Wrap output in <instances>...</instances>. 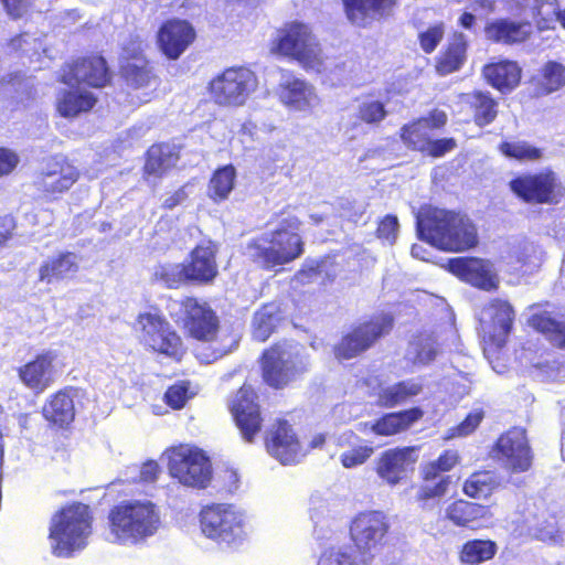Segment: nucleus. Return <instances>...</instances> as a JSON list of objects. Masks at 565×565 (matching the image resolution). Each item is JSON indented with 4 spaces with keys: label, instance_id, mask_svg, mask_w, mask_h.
<instances>
[{
    "label": "nucleus",
    "instance_id": "15",
    "mask_svg": "<svg viewBox=\"0 0 565 565\" xmlns=\"http://www.w3.org/2000/svg\"><path fill=\"white\" fill-rule=\"evenodd\" d=\"M256 74L244 66H232L213 77L209 83L211 98L218 106L238 107L256 90Z\"/></svg>",
    "mask_w": 565,
    "mask_h": 565
},
{
    "label": "nucleus",
    "instance_id": "54",
    "mask_svg": "<svg viewBox=\"0 0 565 565\" xmlns=\"http://www.w3.org/2000/svg\"><path fill=\"white\" fill-rule=\"evenodd\" d=\"M414 363L427 365L437 356L436 342L430 335H419L415 342Z\"/></svg>",
    "mask_w": 565,
    "mask_h": 565
},
{
    "label": "nucleus",
    "instance_id": "35",
    "mask_svg": "<svg viewBox=\"0 0 565 565\" xmlns=\"http://www.w3.org/2000/svg\"><path fill=\"white\" fill-rule=\"evenodd\" d=\"M180 160V150L168 142H156L145 152L143 175L162 178L172 170Z\"/></svg>",
    "mask_w": 565,
    "mask_h": 565
},
{
    "label": "nucleus",
    "instance_id": "53",
    "mask_svg": "<svg viewBox=\"0 0 565 565\" xmlns=\"http://www.w3.org/2000/svg\"><path fill=\"white\" fill-rule=\"evenodd\" d=\"M445 34V25L443 22L429 25L425 31L418 33V43L426 54H431L440 44Z\"/></svg>",
    "mask_w": 565,
    "mask_h": 565
},
{
    "label": "nucleus",
    "instance_id": "49",
    "mask_svg": "<svg viewBox=\"0 0 565 565\" xmlns=\"http://www.w3.org/2000/svg\"><path fill=\"white\" fill-rule=\"evenodd\" d=\"M308 87L305 81L291 78L280 84L279 98L290 107L300 109L308 104Z\"/></svg>",
    "mask_w": 565,
    "mask_h": 565
},
{
    "label": "nucleus",
    "instance_id": "64",
    "mask_svg": "<svg viewBox=\"0 0 565 565\" xmlns=\"http://www.w3.org/2000/svg\"><path fill=\"white\" fill-rule=\"evenodd\" d=\"M299 275L306 276L308 278L312 276H317L320 274V264H311V265H303L300 270L298 271Z\"/></svg>",
    "mask_w": 565,
    "mask_h": 565
},
{
    "label": "nucleus",
    "instance_id": "50",
    "mask_svg": "<svg viewBox=\"0 0 565 565\" xmlns=\"http://www.w3.org/2000/svg\"><path fill=\"white\" fill-rule=\"evenodd\" d=\"M195 395L189 380H180L169 385L163 394V402L174 411L182 409Z\"/></svg>",
    "mask_w": 565,
    "mask_h": 565
},
{
    "label": "nucleus",
    "instance_id": "34",
    "mask_svg": "<svg viewBox=\"0 0 565 565\" xmlns=\"http://www.w3.org/2000/svg\"><path fill=\"white\" fill-rule=\"evenodd\" d=\"M486 83L502 94L515 89L522 78V68L515 61L500 60L486 64L482 70Z\"/></svg>",
    "mask_w": 565,
    "mask_h": 565
},
{
    "label": "nucleus",
    "instance_id": "11",
    "mask_svg": "<svg viewBox=\"0 0 565 565\" xmlns=\"http://www.w3.org/2000/svg\"><path fill=\"white\" fill-rule=\"evenodd\" d=\"M167 468L171 478L195 490L206 489L213 477L210 457L201 448L186 444L167 449Z\"/></svg>",
    "mask_w": 565,
    "mask_h": 565
},
{
    "label": "nucleus",
    "instance_id": "17",
    "mask_svg": "<svg viewBox=\"0 0 565 565\" xmlns=\"http://www.w3.org/2000/svg\"><path fill=\"white\" fill-rule=\"evenodd\" d=\"M515 316L513 306L507 299L493 298L482 307L479 326L486 351L497 352L507 345Z\"/></svg>",
    "mask_w": 565,
    "mask_h": 565
},
{
    "label": "nucleus",
    "instance_id": "31",
    "mask_svg": "<svg viewBox=\"0 0 565 565\" xmlns=\"http://www.w3.org/2000/svg\"><path fill=\"white\" fill-rule=\"evenodd\" d=\"M398 3L399 0H342L347 19L358 26H366L375 18L392 15Z\"/></svg>",
    "mask_w": 565,
    "mask_h": 565
},
{
    "label": "nucleus",
    "instance_id": "38",
    "mask_svg": "<svg viewBox=\"0 0 565 565\" xmlns=\"http://www.w3.org/2000/svg\"><path fill=\"white\" fill-rule=\"evenodd\" d=\"M78 271L77 257L73 252H61L44 260L39 267V280L46 284L60 281Z\"/></svg>",
    "mask_w": 565,
    "mask_h": 565
},
{
    "label": "nucleus",
    "instance_id": "10",
    "mask_svg": "<svg viewBox=\"0 0 565 565\" xmlns=\"http://www.w3.org/2000/svg\"><path fill=\"white\" fill-rule=\"evenodd\" d=\"M509 189L516 199L532 205H558L565 201V181L551 168L514 175Z\"/></svg>",
    "mask_w": 565,
    "mask_h": 565
},
{
    "label": "nucleus",
    "instance_id": "51",
    "mask_svg": "<svg viewBox=\"0 0 565 565\" xmlns=\"http://www.w3.org/2000/svg\"><path fill=\"white\" fill-rule=\"evenodd\" d=\"M388 115L385 104L381 100H366L358 108L356 118L369 126H379Z\"/></svg>",
    "mask_w": 565,
    "mask_h": 565
},
{
    "label": "nucleus",
    "instance_id": "36",
    "mask_svg": "<svg viewBox=\"0 0 565 565\" xmlns=\"http://www.w3.org/2000/svg\"><path fill=\"white\" fill-rule=\"evenodd\" d=\"M423 416L424 411L419 406L385 413L372 424L371 430L376 436H395L408 430L415 423L420 420Z\"/></svg>",
    "mask_w": 565,
    "mask_h": 565
},
{
    "label": "nucleus",
    "instance_id": "7",
    "mask_svg": "<svg viewBox=\"0 0 565 565\" xmlns=\"http://www.w3.org/2000/svg\"><path fill=\"white\" fill-rule=\"evenodd\" d=\"M270 52L297 61L303 68L318 70L323 60L321 50L309 24L287 21L276 29L270 41Z\"/></svg>",
    "mask_w": 565,
    "mask_h": 565
},
{
    "label": "nucleus",
    "instance_id": "8",
    "mask_svg": "<svg viewBox=\"0 0 565 565\" xmlns=\"http://www.w3.org/2000/svg\"><path fill=\"white\" fill-rule=\"evenodd\" d=\"M394 328L391 313L380 312L353 323L340 340L333 345L332 352L339 362L363 355Z\"/></svg>",
    "mask_w": 565,
    "mask_h": 565
},
{
    "label": "nucleus",
    "instance_id": "5",
    "mask_svg": "<svg viewBox=\"0 0 565 565\" xmlns=\"http://www.w3.org/2000/svg\"><path fill=\"white\" fill-rule=\"evenodd\" d=\"M132 329L138 343L152 355L179 363L188 353L184 338L159 311L139 312Z\"/></svg>",
    "mask_w": 565,
    "mask_h": 565
},
{
    "label": "nucleus",
    "instance_id": "47",
    "mask_svg": "<svg viewBox=\"0 0 565 565\" xmlns=\"http://www.w3.org/2000/svg\"><path fill=\"white\" fill-rule=\"evenodd\" d=\"M498 150L509 159L534 162L543 158V150L524 140H503Z\"/></svg>",
    "mask_w": 565,
    "mask_h": 565
},
{
    "label": "nucleus",
    "instance_id": "6",
    "mask_svg": "<svg viewBox=\"0 0 565 565\" xmlns=\"http://www.w3.org/2000/svg\"><path fill=\"white\" fill-rule=\"evenodd\" d=\"M447 121V114L434 108L427 115L404 124L399 129V139L411 151L430 158H441L457 148V140L454 137L433 139L434 132L443 130Z\"/></svg>",
    "mask_w": 565,
    "mask_h": 565
},
{
    "label": "nucleus",
    "instance_id": "19",
    "mask_svg": "<svg viewBox=\"0 0 565 565\" xmlns=\"http://www.w3.org/2000/svg\"><path fill=\"white\" fill-rule=\"evenodd\" d=\"M203 534L216 542L232 543L243 535V520L232 504L212 503L200 511Z\"/></svg>",
    "mask_w": 565,
    "mask_h": 565
},
{
    "label": "nucleus",
    "instance_id": "40",
    "mask_svg": "<svg viewBox=\"0 0 565 565\" xmlns=\"http://www.w3.org/2000/svg\"><path fill=\"white\" fill-rule=\"evenodd\" d=\"M487 514L488 508L486 505L465 499L454 500L445 510V519L457 527H472Z\"/></svg>",
    "mask_w": 565,
    "mask_h": 565
},
{
    "label": "nucleus",
    "instance_id": "37",
    "mask_svg": "<svg viewBox=\"0 0 565 565\" xmlns=\"http://www.w3.org/2000/svg\"><path fill=\"white\" fill-rule=\"evenodd\" d=\"M285 312L278 301L263 303L253 315L252 338L257 342L267 341L284 321Z\"/></svg>",
    "mask_w": 565,
    "mask_h": 565
},
{
    "label": "nucleus",
    "instance_id": "32",
    "mask_svg": "<svg viewBox=\"0 0 565 565\" xmlns=\"http://www.w3.org/2000/svg\"><path fill=\"white\" fill-rule=\"evenodd\" d=\"M484 34L492 43L516 45L526 42L531 38L532 25L529 21L498 18L486 24Z\"/></svg>",
    "mask_w": 565,
    "mask_h": 565
},
{
    "label": "nucleus",
    "instance_id": "22",
    "mask_svg": "<svg viewBox=\"0 0 565 565\" xmlns=\"http://www.w3.org/2000/svg\"><path fill=\"white\" fill-rule=\"evenodd\" d=\"M196 38V30L190 21L170 18L160 24L156 43L167 60L177 61L192 46Z\"/></svg>",
    "mask_w": 565,
    "mask_h": 565
},
{
    "label": "nucleus",
    "instance_id": "59",
    "mask_svg": "<svg viewBox=\"0 0 565 565\" xmlns=\"http://www.w3.org/2000/svg\"><path fill=\"white\" fill-rule=\"evenodd\" d=\"M15 228L17 222L12 215H0V248L12 239Z\"/></svg>",
    "mask_w": 565,
    "mask_h": 565
},
{
    "label": "nucleus",
    "instance_id": "58",
    "mask_svg": "<svg viewBox=\"0 0 565 565\" xmlns=\"http://www.w3.org/2000/svg\"><path fill=\"white\" fill-rule=\"evenodd\" d=\"M20 162L19 154L7 147H0V179L11 174Z\"/></svg>",
    "mask_w": 565,
    "mask_h": 565
},
{
    "label": "nucleus",
    "instance_id": "45",
    "mask_svg": "<svg viewBox=\"0 0 565 565\" xmlns=\"http://www.w3.org/2000/svg\"><path fill=\"white\" fill-rule=\"evenodd\" d=\"M499 486L500 481L493 471L479 470L465 480L462 492L469 498L484 500L491 497Z\"/></svg>",
    "mask_w": 565,
    "mask_h": 565
},
{
    "label": "nucleus",
    "instance_id": "41",
    "mask_svg": "<svg viewBox=\"0 0 565 565\" xmlns=\"http://www.w3.org/2000/svg\"><path fill=\"white\" fill-rule=\"evenodd\" d=\"M534 97L553 94L565 86V65L556 61H547L540 70L537 77L530 81Z\"/></svg>",
    "mask_w": 565,
    "mask_h": 565
},
{
    "label": "nucleus",
    "instance_id": "26",
    "mask_svg": "<svg viewBox=\"0 0 565 565\" xmlns=\"http://www.w3.org/2000/svg\"><path fill=\"white\" fill-rule=\"evenodd\" d=\"M57 354L52 350L36 353L31 360L17 369V375L22 385L33 394L40 395L55 382V361Z\"/></svg>",
    "mask_w": 565,
    "mask_h": 565
},
{
    "label": "nucleus",
    "instance_id": "56",
    "mask_svg": "<svg viewBox=\"0 0 565 565\" xmlns=\"http://www.w3.org/2000/svg\"><path fill=\"white\" fill-rule=\"evenodd\" d=\"M482 418V411L469 413L458 425L450 428L448 438L465 437L472 434L480 425Z\"/></svg>",
    "mask_w": 565,
    "mask_h": 565
},
{
    "label": "nucleus",
    "instance_id": "21",
    "mask_svg": "<svg viewBox=\"0 0 565 565\" xmlns=\"http://www.w3.org/2000/svg\"><path fill=\"white\" fill-rule=\"evenodd\" d=\"M493 451L510 475L526 472L532 467L533 452L523 429L511 428L501 434Z\"/></svg>",
    "mask_w": 565,
    "mask_h": 565
},
{
    "label": "nucleus",
    "instance_id": "43",
    "mask_svg": "<svg viewBox=\"0 0 565 565\" xmlns=\"http://www.w3.org/2000/svg\"><path fill=\"white\" fill-rule=\"evenodd\" d=\"M426 466L422 465L419 469L420 484L416 492V500L422 503L438 501L446 497L452 483L449 475L436 473V476H426Z\"/></svg>",
    "mask_w": 565,
    "mask_h": 565
},
{
    "label": "nucleus",
    "instance_id": "13",
    "mask_svg": "<svg viewBox=\"0 0 565 565\" xmlns=\"http://www.w3.org/2000/svg\"><path fill=\"white\" fill-rule=\"evenodd\" d=\"M391 522L379 510L358 513L350 524V536L362 562L372 559L388 543Z\"/></svg>",
    "mask_w": 565,
    "mask_h": 565
},
{
    "label": "nucleus",
    "instance_id": "63",
    "mask_svg": "<svg viewBox=\"0 0 565 565\" xmlns=\"http://www.w3.org/2000/svg\"><path fill=\"white\" fill-rule=\"evenodd\" d=\"M476 15L466 11L460 15L458 24L463 29L471 30L476 25Z\"/></svg>",
    "mask_w": 565,
    "mask_h": 565
},
{
    "label": "nucleus",
    "instance_id": "4",
    "mask_svg": "<svg viewBox=\"0 0 565 565\" xmlns=\"http://www.w3.org/2000/svg\"><path fill=\"white\" fill-rule=\"evenodd\" d=\"M181 328L184 337L201 344L212 347V359L226 355L231 348L221 344V319L209 301L196 296H183L179 300Z\"/></svg>",
    "mask_w": 565,
    "mask_h": 565
},
{
    "label": "nucleus",
    "instance_id": "18",
    "mask_svg": "<svg viewBox=\"0 0 565 565\" xmlns=\"http://www.w3.org/2000/svg\"><path fill=\"white\" fill-rule=\"evenodd\" d=\"M79 169L66 157H52L34 177L35 190L46 201H56L81 179Z\"/></svg>",
    "mask_w": 565,
    "mask_h": 565
},
{
    "label": "nucleus",
    "instance_id": "16",
    "mask_svg": "<svg viewBox=\"0 0 565 565\" xmlns=\"http://www.w3.org/2000/svg\"><path fill=\"white\" fill-rule=\"evenodd\" d=\"M113 78L114 73L106 57L100 52H89L63 63L57 82L102 89L111 85Z\"/></svg>",
    "mask_w": 565,
    "mask_h": 565
},
{
    "label": "nucleus",
    "instance_id": "29",
    "mask_svg": "<svg viewBox=\"0 0 565 565\" xmlns=\"http://www.w3.org/2000/svg\"><path fill=\"white\" fill-rule=\"evenodd\" d=\"M71 86L58 89L54 102L56 114L66 119H74L92 111L98 102L94 93L78 86Z\"/></svg>",
    "mask_w": 565,
    "mask_h": 565
},
{
    "label": "nucleus",
    "instance_id": "57",
    "mask_svg": "<svg viewBox=\"0 0 565 565\" xmlns=\"http://www.w3.org/2000/svg\"><path fill=\"white\" fill-rule=\"evenodd\" d=\"M398 231V221L395 215H385L377 224L376 236L377 238L393 244L396 239Z\"/></svg>",
    "mask_w": 565,
    "mask_h": 565
},
{
    "label": "nucleus",
    "instance_id": "44",
    "mask_svg": "<svg viewBox=\"0 0 565 565\" xmlns=\"http://www.w3.org/2000/svg\"><path fill=\"white\" fill-rule=\"evenodd\" d=\"M529 324L554 347L565 349V320H557L550 312L541 311L530 317Z\"/></svg>",
    "mask_w": 565,
    "mask_h": 565
},
{
    "label": "nucleus",
    "instance_id": "20",
    "mask_svg": "<svg viewBox=\"0 0 565 565\" xmlns=\"http://www.w3.org/2000/svg\"><path fill=\"white\" fill-rule=\"evenodd\" d=\"M258 395L249 384H243L230 403V412L244 441L254 443L263 428Z\"/></svg>",
    "mask_w": 565,
    "mask_h": 565
},
{
    "label": "nucleus",
    "instance_id": "23",
    "mask_svg": "<svg viewBox=\"0 0 565 565\" xmlns=\"http://www.w3.org/2000/svg\"><path fill=\"white\" fill-rule=\"evenodd\" d=\"M447 269L459 280L483 291H495L500 286L493 264L475 256H459L448 259Z\"/></svg>",
    "mask_w": 565,
    "mask_h": 565
},
{
    "label": "nucleus",
    "instance_id": "12",
    "mask_svg": "<svg viewBox=\"0 0 565 565\" xmlns=\"http://www.w3.org/2000/svg\"><path fill=\"white\" fill-rule=\"evenodd\" d=\"M148 44L139 36H132L120 49L118 73L130 90H147L160 83L154 62L147 55Z\"/></svg>",
    "mask_w": 565,
    "mask_h": 565
},
{
    "label": "nucleus",
    "instance_id": "55",
    "mask_svg": "<svg viewBox=\"0 0 565 565\" xmlns=\"http://www.w3.org/2000/svg\"><path fill=\"white\" fill-rule=\"evenodd\" d=\"M373 452L374 448L372 446L360 445L342 452L340 462L344 468L351 469L366 462Z\"/></svg>",
    "mask_w": 565,
    "mask_h": 565
},
{
    "label": "nucleus",
    "instance_id": "1",
    "mask_svg": "<svg viewBox=\"0 0 565 565\" xmlns=\"http://www.w3.org/2000/svg\"><path fill=\"white\" fill-rule=\"evenodd\" d=\"M418 236L439 250L460 253L478 245V232L472 221L460 212L422 205L416 213Z\"/></svg>",
    "mask_w": 565,
    "mask_h": 565
},
{
    "label": "nucleus",
    "instance_id": "52",
    "mask_svg": "<svg viewBox=\"0 0 565 565\" xmlns=\"http://www.w3.org/2000/svg\"><path fill=\"white\" fill-rule=\"evenodd\" d=\"M460 462V455L455 449H446L431 461L423 463L426 466V476H436V473L446 475Z\"/></svg>",
    "mask_w": 565,
    "mask_h": 565
},
{
    "label": "nucleus",
    "instance_id": "42",
    "mask_svg": "<svg viewBox=\"0 0 565 565\" xmlns=\"http://www.w3.org/2000/svg\"><path fill=\"white\" fill-rule=\"evenodd\" d=\"M236 169L232 163L215 169L207 182L209 199L220 204L228 200L236 184Z\"/></svg>",
    "mask_w": 565,
    "mask_h": 565
},
{
    "label": "nucleus",
    "instance_id": "62",
    "mask_svg": "<svg viewBox=\"0 0 565 565\" xmlns=\"http://www.w3.org/2000/svg\"><path fill=\"white\" fill-rule=\"evenodd\" d=\"M7 11V13L13 18L19 19L23 15L26 8L32 3L33 0H0Z\"/></svg>",
    "mask_w": 565,
    "mask_h": 565
},
{
    "label": "nucleus",
    "instance_id": "61",
    "mask_svg": "<svg viewBox=\"0 0 565 565\" xmlns=\"http://www.w3.org/2000/svg\"><path fill=\"white\" fill-rule=\"evenodd\" d=\"M161 472L160 466L156 460L146 461L140 469L139 479L145 483L157 481Z\"/></svg>",
    "mask_w": 565,
    "mask_h": 565
},
{
    "label": "nucleus",
    "instance_id": "60",
    "mask_svg": "<svg viewBox=\"0 0 565 565\" xmlns=\"http://www.w3.org/2000/svg\"><path fill=\"white\" fill-rule=\"evenodd\" d=\"M188 184L179 186L177 190L171 192L162 202L161 207L166 211H171L177 206L183 204L189 199L186 192Z\"/></svg>",
    "mask_w": 565,
    "mask_h": 565
},
{
    "label": "nucleus",
    "instance_id": "9",
    "mask_svg": "<svg viewBox=\"0 0 565 565\" xmlns=\"http://www.w3.org/2000/svg\"><path fill=\"white\" fill-rule=\"evenodd\" d=\"M92 515L83 503H73L61 509L50 527V539L54 541L56 556H70L75 550L83 548L90 533Z\"/></svg>",
    "mask_w": 565,
    "mask_h": 565
},
{
    "label": "nucleus",
    "instance_id": "39",
    "mask_svg": "<svg viewBox=\"0 0 565 565\" xmlns=\"http://www.w3.org/2000/svg\"><path fill=\"white\" fill-rule=\"evenodd\" d=\"M423 391V385L414 380H404L393 385L381 387L376 393V404L383 408L403 405Z\"/></svg>",
    "mask_w": 565,
    "mask_h": 565
},
{
    "label": "nucleus",
    "instance_id": "14",
    "mask_svg": "<svg viewBox=\"0 0 565 565\" xmlns=\"http://www.w3.org/2000/svg\"><path fill=\"white\" fill-rule=\"evenodd\" d=\"M258 362L264 384L276 391L288 387L308 371L303 360L290 354L282 342L263 350Z\"/></svg>",
    "mask_w": 565,
    "mask_h": 565
},
{
    "label": "nucleus",
    "instance_id": "25",
    "mask_svg": "<svg viewBox=\"0 0 565 565\" xmlns=\"http://www.w3.org/2000/svg\"><path fill=\"white\" fill-rule=\"evenodd\" d=\"M418 446H404L386 449L380 454L374 470L386 484L394 487L414 470L418 461Z\"/></svg>",
    "mask_w": 565,
    "mask_h": 565
},
{
    "label": "nucleus",
    "instance_id": "24",
    "mask_svg": "<svg viewBox=\"0 0 565 565\" xmlns=\"http://www.w3.org/2000/svg\"><path fill=\"white\" fill-rule=\"evenodd\" d=\"M217 244L211 239L198 243L183 262L190 285L207 286L218 276Z\"/></svg>",
    "mask_w": 565,
    "mask_h": 565
},
{
    "label": "nucleus",
    "instance_id": "30",
    "mask_svg": "<svg viewBox=\"0 0 565 565\" xmlns=\"http://www.w3.org/2000/svg\"><path fill=\"white\" fill-rule=\"evenodd\" d=\"M460 103L479 128L491 125L498 118L499 102L489 90L473 89L463 93L460 95Z\"/></svg>",
    "mask_w": 565,
    "mask_h": 565
},
{
    "label": "nucleus",
    "instance_id": "28",
    "mask_svg": "<svg viewBox=\"0 0 565 565\" xmlns=\"http://www.w3.org/2000/svg\"><path fill=\"white\" fill-rule=\"evenodd\" d=\"M265 447L282 465L296 463L303 455L300 441L287 419H277L267 430Z\"/></svg>",
    "mask_w": 565,
    "mask_h": 565
},
{
    "label": "nucleus",
    "instance_id": "48",
    "mask_svg": "<svg viewBox=\"0 0 565 565\" xmlns=\"http://www.w3.org/2000/svg\"><path fill=\"white\" fill-rule=\"evenodd\" d=\"M153 277L168 289L190 285L183 263H166L156 267Z\"/></svg>",
    "mask_w": 565,
    "mask_h": 565
},
{
    "label": "nucleus",
    "instance_id": "46",
    "mask_svg": "<svg viewBox=\"0 0 565 565\" xmlns=\"http://www.w3.org/2000/svg\"><path fill=\"white\" fill-rule=\"evenodd\" d=\"M498 552L494 541L487 539H472L465 542L458 553L460 563L466 565H479L492 559Z\"/></svg>",
    "mask_w": 565,
    "mask_h": 565
},
{
    "label": "nucleus",
    "instance_id": "2",
    "mask_svg": "<svg viewBox=\"0 0 565 565\" xmlns=\"http://www.w3.org/2000/svg\"><path fill=\"white\" fill-rule=\"evenodd\" d=\"M301 221L288 216L280 221L269 234L252 238L246 250L249 259L264 270H271L298 259L305 252V242L299 234Z\"/></svg>",
    "mask_w": 565,
    "mask_h": 565
},
{
    "label": "nucleus",
    "instance_id": "27",
    "mask_svg": "<svg viewBox=\"0 0 565 565\" xmlns=\"http://www.w3.org/2000/svg\"><path fill=\"white\" fill-rule=\"evenodd\" d=\"M78 388L64 386L50 394L44 401L41 415L47 426L55 430H68L76 417L75 396Z\"/></svg>",
    "mask_w": 565,
    "mask_h": 565
},
{
    "label": "nucleus",
    "instance_id": "3",
    "mask_svg": "<svg viewBox=\"0 0 565 565\" xmlns=\"http://www.w3.org/2000/svg\"><path fill=\"white\" fill-rule=\"evenodd\" d=\"M161 525L160 511L149 500H126L108 512V527L119 544H139L153 536Z\"/></svg>",
    "mask_w": 565,
    "mask_h": 565
},
{
    "label": "nucleus",
    "instance_id": "33",
    "mask_svg": "<svg viewBox=\"0 0 565 565\" xmlns=\"http://www.w3.org/2000/svg\"><path fill=\"white\" fill-rule=\"evenodd\" d=\"M469 43L461 32H454L435 57V72L447 76L460 71L467 62Z\"/></svg>",
    "mask_w": 565,
    "mask_h": 565
}]
</instances>
